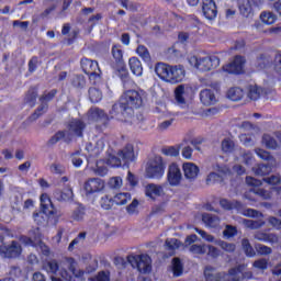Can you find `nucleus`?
I'll list each match as a JSON object with an SVG mask.
<instances>
[{
    "label": "nucleus",
    "mask_w": 281,
    "mask_h": 281,
    "mask_svg": "<svg viewBox=\"0 0 281 281\" xmlns=\"http://www.w3.org/2000/svg\"><path fill=\"white\" fill-rule=\"evenodd\" d=\"M202 222L206 227H211L213 229H216L221 225V218L214 214L211 213H203L202 214Z\"/></svg>",
    "instance_id": "nucleus-25"
},
{
    "label": "nucleus",
    "mask_w": 281,
    "mask_h": 281,
    "mask_svg": "<svg viewBox=\"0 0 281 281\" xmlns=\"http://www.w3.org/2000/svg\"><path fill=\"white\" fill-rule=\"evenodd\" d=\"M117 156L122 159L124 166H128V164L135 161V148L132 144H127L119 150Z\"/></svg>",
    "instance_id": "nucleus-15"
},
{
    "label": "nucleus",
    "mask_w": 281,
    "mask_h": 281,
    "mask_svg": "<svg viewBox=\"0 0 281 281\" xmlns=\"http://www.w3.org/2000/svg\"><path fill=\"white\" fill-rule=\"evenodd\" d=\"M268 66H269V57H267V55L265 54H261L257 58V67H259V69H267Z\"/></svg>",
    "instance_id": "nucleus-60"
},
{
    "label": "nucleus",
    "mask_w": 281,
    "mask_h": 281,
    "mask_svg": "<svg viewBox=\"0 0 281 281\" xmlns=\"http://www.w3.org/2000/svg\"><path fill=\"white\" fill-rule=\"evenodd\" d=\"M237 3L239 14L244 16V19H250L254 16V4H251V0H238Z\"/></svg>",
    "instance_id": "nucleus-21"
},
{
    "label": "nucleus",
    "mask_w": 281,
    "mask_h": 281,
    "mask_svg": "<svg viewBox=\"0 0 281 281\" xmlns=\"http://www.w3.org/2000/svg\"><path fill=\"white\" fill-rule=\"evenodd\" d=\"M115 205V202L111 195H104L100 200V206L102 210H111Z\"/></svg>",
    "instance_id": "nucleus-48"
},
{
    "label": "nucleus",
    "mask_w": 281,
    "mask_h": 281,
    "mask_svg": "<svg viewBox=\"0 0 281 281\" xmlns=\"http://www.w3.org/2000/svg\"><path fill=\"white\" fill-rule=\"evenodd\" d=\"M38 69V56H33L29 60V74H34Z\"/></svg>",
    "instance_id": "nucleus-61"
},
{
    "label": "nucleus",
    "mask_w": 281,
    "mask_h": 281,
    "mask_svg": "<svg viewBox=\"0 0 281 281\" xmlns=\"http://www.w3.org/2000/svg\"><path fill=\"white\" fill-rule=\"evenodd\" d=\"M220 205L223 210H236V212H240L243 216H247L248 218H258V214H260L256 209H245V204L238 200L229 201L227 199H222L220 200Z\"/></svg>",
    "instance_id": "nucleus-7"
},
{
    "label": "nucleus",
    "mask_w": 281,
    "mask_h": 281,
    "mask_svg": "<svg viewBox=\"0 0 281 281\" xmlns=\"http://www.w3.org/2000/svg\"><path fill=\"white\" fill-rule=\"evenodd\" d=\"M122 158L119 156H111L109 159H108V164L109 166H111L112 168H120L122 166Z\"/></svg>",
    "instance_id": "nucleus-64"
},
{
    "label": "nucleus",
    "mask_w": 281,
    "mask_h": 281,
    "mask_svg": "<svg viewBox=\"0 0 281 281\" xmlns=\"http://www.w3.org/2000/svg\"><path fill=\"white\" fill-rule=\"evenodd\" d=\"M235 146L236 145L234 144V140H232L231 138H224L222 140L223 153H234Z\"/></svg>",
    "instance_id": "nucleus-53"
},
{
    "label": "nucleus",
    "mask_w": 281,
    "mask_h": 281,
    "mask_svg": "<svg viewBox=\"0 0 281 281\" xmlns=\"http://www.w3.org/2000/svg\"><path fill=\"white\" fill-rule=\"evenodd\" d=\"M147 179H161L166 172V162L161 156H154L146 165Z\"/></svg>",
    "instance_id": "nucleus-6"
},
{
    "label": "nucleus",
    "mask_w": 281,
    "mask_h": 281,
    "mask_svg": "<svg viewBox=\"0 0 281 281\" xmlns=\"http://www.w3.org/2000/svg\"><path fill=\"white\" fill-rule=\"evenodd\" d=\"M70 85L72 89H76L77 91H82L85 87H87V78L85 75H74L70 79Z\"/></svg>",
    "instance_id": "nucleus-26"
},
{
    "label": "nucleus",
    "mask_w": 281,
    "mask_h": 281,
    "mask_svg": "<svg viewBox=\"0 0 281 281\" xmlns=\"http://www.w3.org/2000/svg\"><path fill=\"white\" fill-rule=\"evenodd\" d=\"M89 114L93 122L101 123V128H106L111 124V120H124L126 114H131L128 108L124 104V101L114 103L109 114L100 108H91Z\"/></svg>",
    "instance_id": "nucleus-1"
},
{
    "label": "nucleus",
    "mask_w": 281,
    "mask_h": 281,
    "mask_svg": "<svg viewBox=\"0 0 281 281\" xmlns=\"http://www.w3.org/2000/svg\"><path fill=\"white\" fill-rule=\"evenodd\" d=\"M85 216H87V209L85 205L79 204L71 214V218L80 223V221H85Z\"/></svg>",
    "instance_id": "nucleus-34"
},
{
    "label": "nucleus",
    "mask_w": 281,
    "mask_h": 281,
    "mask_svg": "<svg viewBox=\"0 0 281 281\" xmlns=\"http://www.w3.org/2000/svg\"><path fill=\"white\" fill-rule=\"evenodd\" d=\"M217 245L218 247H221V249L227 251L228 254H234V251H236V244H231L225 240H218Z\"/></svg>",
    "instance_id": "nucleus-54"
},
{
    "label": "nucleus",
    "mask_w": 281,
    "mask_h": 281,
    "mask_svg": "<svg viewBox=\"0 0 281 281\" xmlns=\"http://www.w3.org/2000/svg\"><path fill=\"white\" fill-rule=\"evenodd\" d=\"M260 95H262V88H260L256 85L248 87V98H249V100H260Z\"/></svg>",
    "instance_id": "nucleus-45"
},
{
    "label": "nucleus",
    "mask_w": 281,
    "mask_h": 281,
    "mask_svg": "<svg viewBox=\"0 0 281 281\" xmlns=\"http://www.w3.org/2000/svg\"><path fill=\"white\" fill-rule=\"evenodd\" d=\"M186 93V87L183 85H180L176 88L175 90V98H176V102L177 104H179V106H181V109L186 108V98L183 97Z\"/></svg>",
    "instance_id": "nucleus-30"
},
{
    "label": "nucleus",
    "mask_w": 281,
    "mask_h": 281,
    "mask_svg": "<svg viewBox=\"0 0 281 281\" xmlns=\"http://www.w3.org/2000/svg\"><path fill=\"white\" fill-rule=\"evenodd\" d=\"M161 192H164V188L159 184L149 183L145 187V196L149 201H157V198L161 196Z\"/></svg>",
    "instance_id": "nucleus-20"
},
{
    "label": "nucleus",
    "mask_w": 281,
    "mask_h": 281,
    "mask_svg": "<svg viewBox=\"0 0 281 281\" xmlns=\"http://www.w3.org/2000/svg\"><path fill=\"white\" fill-rule=\"evenodd\" d=\"M40 200L42 210H44V212H47V210H49V205L50 207H54V204H52V199H49V195L47 193H42Z\"/></svg>",
    "instance_id": "nucleus-52"
},
{
    "label": "nucleus",
    "mask_w": 281,
    "mask_h": 281,
    "mask_svg": "<svg viewBox=\"0 0 281 281\" xmlns=\"http://www.w3.org/2000/svg\"><path fill=\"white\" fill-rule=\"evenodd\" d=\"M200 102L204 106H212L214 105L217 100H216V94L214 93V90L211 89H203L200 91Z\"/></svg>",
    "instance_id": "nucleus-18"
},
{
    "label": "nucleus",
    "mask_w": 281,
    "mask_h": 281,
    "mask_svg": "<svg viewBox=\"0 0 281 281\" xmlns=\"http://www.w3.org/2000/svg\"><path fill=\"white\" fill-rule=\"evenodd\" d=\"M116 75L119 76L121 82H123V87H126L133 82L128 68H126V63L117 65Z\"/></svg>",
    "instance_id": "nucleus-24"
},
{
    "label": "nucleus",
    "mask_w": 281,
    "mask_h": 281,
    "mask_svg": "<svg viewBox=\"0 0 281 281\" xmlns=\"http://www.w3.org/2000/svg\"><path fill=\"white\" fill-rule=\"evenodd\" d=\"M171 70L172 66L165 63H158L155 67V74L165 82H170Z\"/></svg>",
    "instance_id": "nucleus-16"
},
{
    "label": "nucleus",
    "mask_w": 281,
    "mask_h": 281,
    "mask_svg": "<svg viewBox=\"0 0 281 281\" xmlns=\"http://www.w3.org/2000/svg\"><path fill=\"white\" fill-rule=\"evenodd\" d=\"M241 249L247 258H254L256 256V250L247 238L241 239Z\"/></svg>",
    "instance_id": "nucleus-37"
},
{
    "label": "nucleus",
    "mask_w": 281,
    "mask_h": 281,
    "mask_svg": "<svg viewBox=\"0 0 281 281\" xmlns=\"http://www.w3.org/2000/svg\"><path fill=\"white\" fill-rule=\"evenodd\" d=\"M47 273H58V270L60 269V265H58V261L56 259H53L45 263L44 266Z\"/></svg>",
    "instance_id": "nucleus-50"
},
{
    "label": "nucleus",
    "mask_w": 281,
    "mask_h": 281,
    "mask_svg": "<svg viewBox=\"0 0 281 281\" xmlns=\"http://www.w3.org/2000/svg\"><path fill=\"white\" fill-rule=\"evenodd\" d=\"M182 170L184 172L186 179H189L190 181L196 179L199 177V166L194 165V162H184L182 165Z\"/></svg>",
    "instance_id": "nucleus-22"
},
{
    "label": "nucleus",
    "mask_w": 281,
    "mask_h": 281,
    "mask_svg": "<svg viewBox=\"0 0 281 281\" xmlns=\"http://www.w3.org/2000/svg\"><path fill=\"white\" fill-rule=\"evenodd\" d=\"M171 265L175 278L183 276V262H181V259L179 257L173 258Z\"/></svg>",
    "instance_id": "nucleus-35"
},
{
    "label": "nucleus",
    "mask_w": 281,
    "mask_h": 281,
    "mask_svg": "<svg viewBox=\"0 0 281 281\" xmlns=\"http://www.w3.org/2000/svg\"><path fill=\"white\" fill-rule=\"evenodd\" d=\"M206 183H207V186H210L212 183H223V176H221L216 172H211V173H209V176L206 178Z\"/></svg>",
    "instance_id": "nucleus-56"
},
{
    "label": "nucleus",
    "mask_w": 281,
    "mask_h": 281,
    "mask_svg": "<svg viewBox=\"0 0 281 281\" xmlns=\"http://www.w3.org/2000/svg\"><path fill=\"white\" fill-rule=\"evenodd\" d=\"M201 10L203 16H205L207 21H214V19L218 16V7L214 0H202Z\"/></svg>",
    "instance_id": "nucleus-14"
},
{
    "label": "nucleus",
    "mask_w": 281,
    "mask_h": 281,
    "mask_svg": "<svg viewBox=\"0 0 281 281\" xmlns=\"http://www.w3.org/2000/svg\"><path fill=\"white\" fill-rule=\"evenodd\" d=\"M144 90H126L121 97V102L130 110L142 109L144 106Z\"/></svg>",
    "instance_id": "nucleus-4"
},
{
    "label": "nucleus",
    "mask_w": 281,
    "mask_h": 281,
    "mask_svg": "<svg viewBox=\"0 0 281 281\" xmlns=\"http://www.w3.org/2000/svg\"><path fill=\"white\" fill-rule=\"evenodd\" d=\"M244 97H245V91L243 89H240L239 87L231 88L227 91V98H228V100H232L233 102H238Z\"/></svg>",
    "instance_id": "nucleus-29"
},
{
    "label": "nucleus",
    "mask_w": 281,
    "mask_h": 281,
    "mask_svg": "<svg viewBox=\"0 0 281 281\" xmlns=\"http://www.w3.org/2000/svg\"><path fill=\"white\" fill-rule=\"evenodd\" d=\"M88 94L92 104H98L102 100V91L98 88H89Z\"/></svg>",
    "instance_id": "nucleus-41"
},
{
    "label": "nucleus",
    "mask_w": 281,
    "mask_h": 281,
    "mask_svg": "<svg viewBox=\"0 0 281 281\" xmlns=\"http://www.w3.org/2000/svg\"><path fill=\"white\" fill-rule=\"evenodd\" d=\"M189 251L191 254H195L196 256H203L207 252V246L206 245H199V244H192L189 248Z\"/></svg>",
    "instance_id": "nucleus-46"
},
{
    "label": "nucleus",
    "mask_w": 281,
    "mask_h": 281,
    "mask_svg": "<svg viewBox=\"0 0 281 281\" xmlns=\"http://www.w3.org/2000/svg\"><path fill=\"white\" fill-rule=\"evenodd\" d=\"M183 78H186V68L181 65L171 66L169 82L171 85H177L179 82H182Z\"/></svg>",
    "instance_id": "nucleus-17"
},
{
    "label": "nucleus",
    "mask_w": 281,
    "mask_h": 281,
    "mask_svg": "<svg viewBox=\"0 0 281 281\" xmlns=\"http://www.w3.org/2000/svg\"><path fill=\"white\" fill-rule=\"evenodd\" d=\"M138 207H139V200L134 199L131 202V204H128L126 206V212H127V214H130V216H135V215L139 214Z\"/></svg>",
    "instance_id": "nucleus-49"
},
{
    "label": "nucleus",
    "mask_w": 281,
    "mask_h": 281,
    "mask_svg": "<svg viewBox=\"0 0 281 281\" xmlns=\"http://www.w3.org/2000/svg\"><path fill=\"white\" fill-rule=\"evenodd\" d=\"M252 267L255 269H259V271H265L269 267V261L265 258H261V259L255 260L252 263Z\"/></svg>",
    "instance_id": "nucleus-57"
},
{
    "label": "nucleus",
    "mask_w": 281,
    "mask_h": 281,
    "mask_svg": "<svg viewBox=\"0 0 281 281\" xmlns=\"http://www.w3.org/2000/svg\"><path fill=\"white\" fill-rule=\"evenodd\" d=\"M255 153L258 156V158L262 159L263 161H273V155H271V153L262 148L255 149Z\"/></svg>",
    "instance_id": "nucleus-51"
},
{
    "label": "nucleus",
    "mask_w": 281,
    "mask_h": 281,
    "mask_svg": "<svg viewBox=\"0 0 281 281\" xmlns=\"http://www.w3.org/2000/svg\"><path fill=\"white\" fill-rule=\"evenodd\" d=\"M251 194H255L256 196H259L260 199H262L263 201H269L271 200V192L267 191L265 189H260V188H254L250 189L248 192L245 193V196L249 200V201H256V198H251Z\"/></svg>",
    "instance_id": "nucleus-23"
},
{
    "label": "nucleus",
    "mask_w": 281,
    "mask_h": 281,
    "mask_svg": "<svg viewBox=\"0 0 281 281\" xmlns=\"http://www.w3.org/2000/svg\"><path fill=\"white\" fill-rule=\"evenodd\" d=\"M33 221L36 223V225H38V227L45 226L47 223V211H35L33 213Z\"/></svg>",
    "instance_id": "nucleus-32"
},
{
    "label": "nucleus",
    "mask_w": 281,
    "mask_h": 281,
    "mask_svg": "<svg viewBox=\"0 0 281 281\" xmlns=\"http://www.w3.org/2000/svg\"><path fill=\"white\" fill-rule=\"evenodd\" d=\"M262 144H265L266 148L269 150H276V148H278V140L269 134H263Z\"/></svg>",
    "instance_id": "nucleus-44"
},
{
    "label": "nucleus",
    "mask_w": 281,
    "mask_h": 281,
    "mask_svg": "<svg viewBox=\"0 0 281 281\" xmlns=\"http://www.w3.org/2000/svg\"><path fill=\"white\" fill-rule=\"evenodd\" d=\"M66 262H68V271L66 269L60 270V277L63 278V280L76 281V278H85V270L76 269V267H78V262L76 261V259H74V257L66 258Z\"/></svg>",
    "instance_id": "nucleus-9"
},
{
    "label": "nucleus",
    "mask_w": 281,
    "mask_h": 281,
    "mask_svg": "<svg viewBox=\"0 0 281 281\" xmlns=\"http://www.w3.org/2000/svg\"><path fill=\"white\" fill-rule=\"evenodd\" d=\"M127 262L143 276L153 271V259L148 255H128Z\"/></svg>",
    "instance_id": "nucleus-5"
},
{
    "label": "nucleus",
    "mask_w": 281,
    "mask_h": 281,
    "mask_svg": "<svg viewBox=\"0 0 281 281\" xmlns=\"http://www.w3.org/2000/svg\"><path fill=\"white\" fill-rule=\"evenodd\" d=\"M131 193H116L113 198L114 205H126L131 201Z\"/></svg>",
    "instance_id": "nucleus-38"
},
{
    "label": "nucleus",
    "mask_w": 281,
    "mask_h": 281,
    "mask_svg": "<svg viewBox=\"0 0 281 281\" xmlns=\"http://www.w3.org/2000/svg\"><path fill=\"white\" fill-rule=\"evenodd\" d=\"M236 234H238V228H236V226L226 225V228L223 231V236H225V238H234Z\"/></svg>",
    "instance_id": "nucleus-58"
},
{
    "label": "nucleus",
    "mask_w": 281,
    "mask_h": 281,
    "mask_svg": "<svg viewBox=\"0 0 281 281\" xmlns=\"http://www.w3.org/2000/svg\"><path fill=\"white\" fill-rule=\"evenodd\" d=\"M68 128L69 131L74 132L77 137H83L87 123L80 119H72L68 124Z\"/></svg>",
    "instance_id": "nucleus-19"
},
{
    "label": "nucleus",
    "mask_w": 281,
    "mask_h": 281,
    "mask_svg": "<svg viewBox=\"0 0 281 281\" xmlns=\"http://www.w3.org/2000/svg\"><path fill=\"white\" fill-rule=\"evenodd\" d=\"M265 183H268V186H280L281 178L280 176H270L267 178H263Z\"/></svg>",
    "instance_id": "nucleus-62"
},
{
    "label": "nucleus",
    "mask_w": 281,
    "mask_h": 281,
    "mask_svg": "<svg viewBox=\"0 0 281 281\" xmlns=\"http://www.w3.org/2000/svg\"><path fill=\"white\" fill-rule=\"evenodd\" d=\"M221 65V58L216 55H211L207 57L195 58V69L199 71H212Z\"/></svg>",
    "instance_id": "nucleus-11"
},
{
    "label": "nucleus",
    "mask_w": 281,
    "mask_h": 281,
    "mask_svg": "<svg viewBox=\"0 0 281 281\" xmlns=\"http://www.w3.org/2000/svg\"><path fill=\"white\" fill-rule=\"evenodd\" d=\"M81 70L88 76L90 83L98 87L102 83V70L97 60L89 59L87 57L80 60Z\"/></svg>",
    "instance_id": "nucleus-3"
},
{
    "label": "nucleus",
    "mask_w": 281,
    "mask_h": 281,
    "mask_svg": "<svg viewBox=\"0 0 281 281\" xmlns=\"http://www.w3.org/2000/svg\"><path fill=\"white\" fill-rule=\"evenodd\" d=\"M136 54L144 60V63H150L153 58L150 57V52L145 45H138L136 48Z\"/></svg>",
    "instance_id": "nucleus-39"
},
{
    "label": "nucleus",
    "mask_w": 281,
    "mask_h": 281,
    "mask_svg": "<svg viewBox=\"0 0 281 281\" xmlns=\"http://www.w3.org/2000/svg\"><path fill=\"white\" fill-rule=\"evenodd\" d=\"M246 63L245 56L236 55L231 63L222 66V71L228 76H243Z\"/></svg>",
    "instance_id": "nucleus-8"
},
{
    "label": "nucleus",
    "mask_w": 281,
    "mask_h": 281,
    "mask_svg": "<svg viewBox=\"0 0 281 281\" xmlns=\"http://www.w3.org/2000/svg\"><path fill=\"white\" fill-rule=\"evenodd\" d=\"M256 249H257L259 256H269L273 251V249H271V247L265 246L262 244H257Z\"/></svg>",
    "instance_id": "nucleus-59"
},
{
    "label": "nucleus",
    "mask_w": 281,
    "mask_h": 281,
    "mask_svg": "<svg viewBox=\"0 0 281 281\" xmlns=\"http://www.w3.org/2000/svg\"><path fill=\"white\" fill-rule=\"evenodd\" d=\"M66 135H67L66 131H58L53 137L49 138L47 145L54 146L55 144H58L60 139H65Z\"/></svg>",
    "instance_id": "nucleus-55"
},
{
    "label": "nucleus",
    "mask_w": 281,
    "mask_h": 281,
    "mask_svg": "<svg viewBox=\"0 0 281 281\" xmlns=\"http://www.w3.org/2000/svg\"><path fill=\"white\" fill-rule=\"evenodd\" d=\"M86 239H87V233L86 232L79 233L77 237H75L74 240H71L70 244L68 245V251H74V249H76V247H78L80 243H85Z\"/></svg>",
    "instance_id": "nucleus-42"
},
{
    "label": "nucleus",
    "mask_w": 281,
    "mask_h": 281,
    "mask_svg": "<svg viewBox=\"0 0 281 281\" xmlns=\"http://www.w3.org/2000/svg\"><path fill=\"white\" fill-rule=\"evenodd\" d=\"M256 177H267L271 172V165L259 164L252 168Z\"/></svg>",
    "instance_id": "nucleus-33"
},
{
    "label": "nucleus",
    "mask_w": 281,
    "mask_h": 281,
    "mask_svg": "<svg viewBox=\"0 0 281 281\" xmlns=\"http://www.w3.org/2000/svg\"><path fill=\"white\" fill-rule=\"evenodd\" d=\"M130 69L134 76H142L144 74V67L142 66V61L137 57H131L128 60Z\"/></svg>",
    "instance_id": "nucleus-27"
},
{
    "label": "nucleus",
    "mask_w": 281,
    "mask_h": 281,
    "mask_svg": "<svg viewBox=\"0 0 281 281\" xmlns=\"http://www.w3.org/2000/svg\"><path fill=\"white\" fill-rule=\"evenodd\" d=\"M260 20L265 23V25H273V23L278 21V15L271 11H263L260 14Z\"/></svg>",
    "instance_id": "nucleus-36"
},
{
    "label": "nucleus",
    "mask_w": 281,
    "mask_h": 281,
    "mask_svg": "<svg viewBox=\"0 0 281 281\" xmlns=\"http://www.w3.org/2000/svg\"><path fill=\"white\" fill-rule=\"evenodd\" d=\"M38 98V91L34 88H31L25 97L26 104H30L31 108L36 106V99Z\"/></svg>",
    "instance_id": "nucleus-43"
},
{
    "label": "nucleus",
    "mask_w": 281,
    "mask_h": 281,
    "mask_svg": "<svg viewBox=\"0 0 281 281\" xmlns=\"http://www.w3.org/2000/svg\"><path fill=\"white\" fill-rule=\"evenodd\" d=\"M104 188H106V183L100 178H89L83 184L86 196L100 194L104 191Z\"/></svg>",
    "instance_id": "nucleus-12"
},
{
    "label": "nucleus",
    "mask_w": 281,
    "mask_h": 281,
    "mask_svg": "<svg viewBox=\"0 0 281 281\" xmlns=\"http://www.w3.org/2000/svg\"><path fill=\"white\" fill-rule=\"evenodd\" d=\"M56 93H58V90L53 89L48 93L43 94L40 98V102L42 104L34 111L33 114H31L29 116V122H36V120H38V117H41V115H43V113H45V111H47V109H48L47 102H52V100H54V98H56Z\"/></svg>",
    "instance_id": "nucleus-10"
},
{
    "label": "nucleus",
    "mask_w": 281,
    "mask_h": 281,
    "mask_svg": "<svg viewBox=\"0 0 281 281\" xmlns=\"http://www.w3.org/2000/svg\"><path fill=\"white\" fill-rule=\"evenodd\" d=\"M181 145L168 146L161 149V153L165 155V157H179Z\"/></svg>",
    "instance_id": "nucleus-40"
},
{
    "label": "nucleus",
    "mask_w": 281,
    "mask_h": 281,
    "mask_svg": "<svg viewBox=\"0 0 281 281\" xmlns=\"http://www.w3.org/2000/svg\"><path fill=\"white\" fill-rule=\"evenodd\" d=\"M55 198L57 199V201H71L74 199V190H71V188H68L64 191L56 190Z\"/></svg>",
    "instance_id": "nucleus-31"
},
{
    "label": "nucleus",
    "mask_w": 281,
    "mask_h": 281,
    "mask_svg": "<svg viewBox=\"0 0 281 281\" xmlns=\"http://www.w3.org/2000/svg\"><path fill=\"white\" fill-rule=\"evenodd\" d=\"M112 56L116 63V65H124V50L122 49V45L114 44L112 46Z\"/></svg>",
    "instance_id": "nucleus-28"
},
{
    "label": "nucleus",
    "mask_w": 281,
    "mask_h": 281,
    "mask_svg": "<svg viewBox=\"0 0 281 281\" xmlns=\"http://www.w3.org/2000/svg\"><path fill=\"white\" fill-rule=\"evenodd\" d=\"M90 281H111V272L109 270H101Z\"/></svg>",
    "instance_id": "nucleus-47"
},
{
    "label": "nucleus",
    "mask_w": 281,
    "mask_h": 281,
    "mask_svg": "<svg viewBox=\"0 0 281 281\" xmlns=\"http://www.w3.org/2000/svg\"><path fill=\"white\" fill-rule=\"evenodd\" d=\"M114 265L117 269H126L128 267V259H124L123 257H115Z\"/></svg>",
    "instance_id": "nucleus-63"
},
{
    "label": "nucleus",
    "mask_w": 281,
    "mask_h": 281,
    "mask_svg": "<svg viewBox=\"0 0 281 281\" xmlns=\"http://www.w3.org/2000/svg\"><path fill=\"white\" fill-rule=\"evenodd\" d=\"M216 269L212 266H207L204 269L205 281H240V266L231 268L228 273L215 272Z\"/></svg>",
    "instance_id": "nucleus-2"
},
{
    "label": "nucleus",
    "mask_w": 281,
    "mask_h": 281,
    "mask_svg": "<svg viewBox=\"0 0 281 281\" xmlns=\"http://www.w3.org/2000/svg\"><path fill=\"white\" fill-rule=\"evenodd\" d=\"M167 181L172 188L181 186V181H183V173H181V168H179V165H177V162H172L169 165L167 171Z\"/></svg>",
    "instance_id": "nucleus-13"
}]
</instances>
